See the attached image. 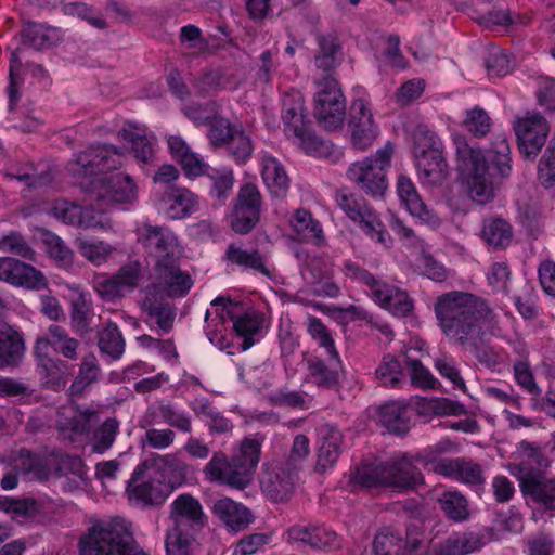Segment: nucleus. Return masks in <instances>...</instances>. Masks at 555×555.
Wrapping results in <instances>:
<instances>
[{
	"mask_svg": "<svg viewBox=\"0 0 555 555\" xmlns=\"http://www.w3.org/2000/svg\"><path fill=\"white\" fill-rule=\"evenodd\" d=\"M207 126H209L207 138L214 149L224 147L234 132L241 127L240 125L231 124L228 118L219 115L211 116V120Z\"/></svg>",
	"mask_w": 555,
	"mask_h": 555,
	"instance_id": "obj_57",
	"label": "nucleus"
},
{
	"mask_svg": "<svg viewBox=\"0 0 555 555\" xmlns=\"http://www.w3.org/2000/svg\"><path fill=\"white\" fill-rule=\"evenodd\" d=\"M489 166V175L500 183L509 179L512 175L511 147L503 134L494 135L487 154H482Z\"/></svg>",
	"mask_w": 555,
	"mask_h": 555,
	"instance_id": "obj_31",
	"label": "nucleus"
},
{
	"mask_svg": "<svg viewBox=\"0 0 555 555\" xmlns=\"http://www.w3.org/2000/svg\"><path fill=\"white\" fill-rule=\"evenodd\" d=\"M314 117L328 131L340 129L346 117V99L333 75L324 76L317 82Z\"/></svg>",
	"mask_w": 555,
	"mask_h": 555,
	"instance_id": "obj_10",
	"label": "nucleus"
},
{
	"mask_svg": "<svg viewBox=\"0 0 555 555\" xmlns=\"http://www.w3.org/2000/svg\"><path fill=\"white\" fill-rule=\"evenodd\" d=\"M216 308L217 315L222 322L229 319L233 323L235 334L243 338L242 350H248L254 344V336L258 334L262 326V317L256 311L241 312L243 307L240 302H234L229 297L219 296L211 301Z\"/></svg>",
	"mask_w": 555,
	"mask_h": 555,
	"instance_id": "obj_13",
	"label": "nucleus"
},
{
	"mask_svg": "<svg viewBox=\"0 0 555 555\" xmlns=\"http://www.w3.org/2000/svg\"><path fill=\"white\" fill-rule=\"evenodd\" d=\"M288 539L302 542L313 548L334 551L340 547L336 532L324 527L293 526L287 530Z\"/></svg>",
	"mask_w": 555,
	"mask_h": 555,
	"instance_id": "obj_34",
	"label": "nucleus"
},
{
	"mask_svg": "<svg viewBox=\"0 0 555 555\" xmlns=\"http://www.w3.org/2000/svg\"><path fill=\"white\" fill-rule=\"evenodd\" d=\"M182 463L173 455H159L152 453L133 470L127 482L126 493L128 500L139 506L162 505L170 493L169 486L159 480V476L168 469H176Z\"/></svg>",
	"mask_w": 555,
	"mask_h": 555,
	"instance_id": "obj_3",
	"label": "nucleus"
},
{
	"mask_svg": "<svg viewBox=\"0 0 555 555\" xmlns=\"http://www.w3.org/2000/svg\"><path fill=\"white\" fill-rule=\"evenodd\" d=\"M397 193L401 203L404 204L411 215L417 217L433 229L440 227L441 219L422 201L410 178L405 176L398 178Z\"/></svg>",
	"mask_w": 555,
	"mask_h": 555,
	"instance_id": "obj_26",
	"label": "nucleus"
},
{
	"mask_svg": "<svg viewBox=\"0 0 555 555\" xmlns=\"http://www.w3.org/2000/svg\"><path fill=\"white\" fill-rule=\"evenodd\" d=\"M420 180L427 185H441L448 177V165L442 151L414 158Z\"/></svg>",
	"mask_w": 555,
	"mask_h": 555,
	"instance_id": "obj_36",
	"label": "nucleus"
},
{
	"mask_svg": "<svg viewBox=\"0 0 555 555\" xmlns=\"http://www.w3.org/2000/svg\"><path fill=\"white\" fill-rule=\"evenodd\" d=\"M314 39L318 46L314 64L324 72V76L333 75L343 60V49L335 33H317Z\"/></svg>",
	"mask_w": 555,
	"mask_h": 555,
	"instance_id": "obj_32",
	"label": "nucleus"
},
{
	"mask_svg": "<svg viewBox=\"0 0 555 555\" xmlns=\"http://www.w3.org/2000/svg\"><path fill=\"white\" fill-rule=\"evenodd\" d=\"M520 491L526 499L541 506L544 511L555 512V477L543 474L524 473L520 477Z\"/></svg>",
	"mask_w": 555,
	"mask_h": 555,
	"instance_id": "obj_23",
	"label": "nucleus"
},
{
	"mask_svg": "<svg viewBox=\"0 0 555 555\" xmlns=\"http://www.w3.org/2000/svg\"><path fill=\"white\" fill-rule=\"evenodd\" d=\"M138 241L155 259V263L181 259L182 248L178 237L167 227L142 224L138 230Z\"/></svg>",
	"mask_w": 555,
	"mask_h": 555,
	"instance_id": "obj_15",
	"label": "nucleus"
},
{
	"mask_svg": "<svg viewBox=\"0 0 555 555\" xmlns=\"http://www.w3.org/2000/svg\"><path fill=\"white\" fill-rule=\"evenodd\" d=\"M306 364L308 378L313 385L325 390H339L344 373L339 352L328 353L326 360L319 356H311L306 360Z\"/></svg>",
	"mask_w": 555,
	"mask_h": 555,
	"instance_id": "obj_19",
	"label": "nucleus"
},
{
	"mask_svg": "<svg viewBox=\"0 0 555 555\" xmlns=\"http://www.w3.org/2000/svg\"><path fill=\"white\" fill-rule=\"evenodd\" d=\"M372 299L397 318H404L414 309V301L405 291L389 285L385 281L375 291Z\"/></svg>",
	"mask_w": 555,
	"mask_h": 555,
	"instance_id": "obj_33",
	"label": "nucleus"
},
{
	"mask_svg": "<svg viewBox=\"0 0 555 555\" xmlns=\"http://www.w3.org/2000/svg\"><path fill=\"white\" fill-rule=\"evenodd\" d=\"M462 126L475 138H482L490 132L492 120L483 108L475 106L465 112Z\"/></svg>",
	"mask_w": 555,
	"mask_h": 555,
	"instance_id": "obj_60",
	"label": "nucleus"
},
{
	"mask_svg": "<svg viewBox=\"0 0 555 555\" xmlns=\"http://www.w3.org/2000/svg\"><path fill=\"white\" fill-rule=\"evenodd\" d=\"M119 425L116 417H108L93 431L91 447L94 453L103 454L112 448L119 433Z\"/></svg>",
	"mask_w": 555,
	"mask_h": 555,
	"instance_id": "obj_58",
	"label": "nucleus"
},
{
	"mask_svg": "<svg viewBox=\"0 0 555 555\" xmlns=\"http://www.w3.org/2000/svg\"><path fill=\"white\" fill-rule=\"evenodd\" d=\"M24 351V341L11 327L0 331V366L16 364Z\"/></svg>",
	"mask_w": 555,
	"mask_h": 555,
	"instance_id": "obj_48",
	"label": "nucleus"
},
{
	"mask_svg": "<svg viewBox=\"0 0 555 555\" xmlns=\"http://www.w3.org/2000/svg\"><path fill=\"white\" fill-rule=\"evenodd\" d=\"M229 155L236 164L243 165L248 162L254 152L250 138L245 133L242 126L234 132L229 143L224 146Z\"/></svg>",
	"mask_w": 555,
	"mask_h": 555,
	"instance_id": "obj_63",
	"label": "nucleus"
},
{
	"mask_svg": "<svg viewBox=\"0 0 555 555\" xmlns=\"http://www.w3.org/2000/svg\"><path fill=\"white\" fill-rule=\"evenodd\" d=\"M160 204L167 217L172 220L188 218L199 209L198 196L181 186L167 188L160 198Z\"/></svg>",
	"mask_w": 555,
	"mask_h": 555,
	"instance_id": "obj_25",
	"label": "nucleus"
},
{
	"mask_svg": "<svg viewBox=\"0 0 555 555\" xmlns=\"http://www.w3.org/2000/svg\"><path fill=\"white\" fill-rule=\"evenodd\" d=\"M94 319V310L90 294H78L70 304V325L73 331L83 336L92 332V323Z\"/></svg>",
	"mask_w": 555,
	"mask_h": 555,
	"instance_id": "obj_40",
	"label": "nucleus"
},
{
	"mask_svg": "<svg viewBox=\"0 0 555 555\" xmlns=\"http://www.w3.org/2000/svg\"><path fill=\"white\" fill-rule=\"evenodd\" d=\"M205 176L211 181L210 196L217 199L219 205L224 204L234 185L233 170L230 168L212 169L211 172L207 170Z\"/></svg>",
	"mask_w": 555,
	"mask_h": 555,
	"instance_id": "obj_56",
	"label": "nucleus"
},
{
	"mask_svg": "<svg viewBox=\"0 0 555 555\" xmlns=\"http://www.w3.org/2000/svg\"><path fill=\"white\" fill-rule=\"evenodd\" d=\"M99 349L113 360L119 359L125 352V339L118 326L114 322H108L99 333Z\"/></svg>",
	"mask_w": 555,
	"mask_h": 555,
	"instance_id": "obj_50",
	"label": "nucleus"
},
{
	"mask_svg": "<svg viewBox=\"0 0 555 555\" xmlns=\"http://www.w3.org/2000/svg\"><path fill=\"white\" fill-rule=\"evenodd\" d=\"M197 532L171 526L166 533V555H190Z\"/></svg>",
	"mask_w": 555,
	"mask_h": 555,
	"instance_id": "obj_55",
	"label": "nucleus"
},
{
	"mask_svg": "<svg viewBox=\"0 0 555 555\" xmlns=\"http://www.w3.org/2000/svg\"><path fill=\"white\" fill-rule=\"evenodd\" d=\"M125 159L126 154L121 147L113 144L90 146L69 163V170L74 176L88 179L89 176L119 169Z\"/></svg>",
	"mask_w": 555,
	"mask_h": 555,
	"instance_id": "obj_11",
	"label": "nucleus"
},
{
	"mask_svg": "<svg viewBox=\"0 0 555 555\" xmlns=\"http://www.w3.org/2000/svg\"><path fill=\"white\" fill-rule=\"evenodd\" d=\"M434 311L441 332L456 345L489 327L494 317L483 298L462 291L438 296Z\"/></svg>",
	"mask_w": 555,
	"mask_h": 555,
	"instance_id": "obj_1",
	"label": "nucleus"
},
{
	"mask_svg": "<svg viewBox=\"0 0 555 555\" xmlns=\"http://www.w3.org/2000/svg\"><path fill=\"white\" fill-rule=\"evenodd\" d=\"M299 472L282 463L272 464L261 479V490L273 503H287L295 493Z\"/></svg>",
	"mask_w": 555,
	"mask_h": 555,
	"instance_id": "obj_18",
	"label": "nucleus"
},
{
	"mask_svg": "<svg viewBox=\"0 0 555 555\" xmlns=\"http://www.w3.org/2000/svg\"><path fill=\"white\" fill-rule=\"evenodd\" d=\"M142 309L147 315L146 323L156 325L158 336L171 332L176 320V307L171 302L149 291L143 299Z\"/></svg>",
	"mask_w": 555,
	"mask_h": 555,
	"instance_id": "obj_27",
	"label": "nucleus"
},
{
	"mask_svg": "<svg viewBox=\"0 0 555 555\" xmlns=\"http://www.w3.org/2000/svg\"><path fill=\"white\" fill-rule=\"evenodd\" d=\"M152 415L158 416L167 425L182 433L192 430V421L188 413L178 410L170 401L159 400L147 410Z\"/></svg>",
	"mask_w": 555,
	"mask_h": 555,
	"instance_id": "obj_45",
	"label": "nucleus"
},
{
	"mask_svg": "<svg viewBox=\"0 0 555 555\" xmlns=\"http://www.w3.org/2000/svg\"><path fill=\"white\" fill-rule=\"evenodd\" d=\"M424 467L428 472L469 486L485 482L482 466L468 457H440L426 455Z\"/></svg>",
	"mask_w": 555,
	"mask_h": 555,
	"instance_id": "obj_14",
	"label": "nucleus"
},
{
	"mask_svg": "<svg viewBox=\"0 0 555 555\" xmlns=\"http://www.w3.org/2000/svg\"><path fill=\"white\" fill-rule=\"evenodd\" d=\"M393 145L387 142L374 156L352 163L347 178L372 197H383L387 188V169L391 166Z\"/></svg>",
	"mask_w": 555,
	"mask_h": 555,
	"instance_id": "obj_7",
	"label": "nucleus"
},
{
	"mask_svg": "<svg viewBox=\"0 0 555 555\" xmlns=\"http://www.w3.org/2000/svg\"><path fill=\"white\" fill-rule=\"evenodd\" d=\"M67 363L60 359L44 358L37 362V373L46 389L61 391L67 384Z\"/></svg>",
	"mask_w": 555,
	"mask_h": 555,
	"instance_id": "obj_38",
	"label": "nucleus"
},
{
	"mask_svg": "<svg viewBox=\"0 0 555 555\" xmlns=\"http://www.w3.org/2000/svg\"><path fill=\"white\" fill-rule=\"evenodd\" d=\"M457 170L465 182L468 197L476 204L485 205L494 197L498 180L489 175V166L482 152L470 146L463 135H455Z\"/></svg>",
	"mask_w": 555,
	"mask_h": 555,
	"instance_id": "obj_5",
	"label": "nucleus"
},
{
	"mask_svg": "<svg viewBox=\"0 0 555 555\" xmlns=\"http://www.w3.org/2000/svg\"><path fill=\"white\" fill-rule=\"evenodd\" d=\"M443 151V145L437 133L424 125H420L413 132L414 158Z\"/></svg>",
	"mask_w": 555,
	"mask_h": 555,
	"instance_id": "obj_54",
	"label": "nucleus"
},
{
	"mask_svg": "<svg viewBox=\"0 0 555 555\" xmlns=\"http://www.w3.org/2000/svg\"><path fill=\"white\" fill-rule=\"evenodd\" d=\"M482 546L483 541L477 533L453 534L439 544L436 555H467Z\"/></svg>",
	"mask_w": 555,
	"mask_h": 555,
	"instance_id": "obj_44",
	"label": "nucleus"
},
{
	"mask_svg": "<svg viewBox=\"0 0 555 555\" xmlns=\"http://www.w3.org/2000/svg\"><path fill=\"white\" fill-rule=\"evenodd\" d=\"M514 130L520 154L528 159H534L546 142L550 126L541 114L527 113L516 121Z\"/></svg>",
	"mask_w": 555,
	"mask_h": 555,
	"instance_id": "obj_16",
	"label": "nucleus"
},
{
	"mask_svg": "<svg viewBox=\"0 0 555 555\" xmlns=\"http://www.w3.org/2000/svg\"><path fill=\"white\" fill-rule=\"evenodd\" d=\"M343 442L344 436L338 428L328 424L320 428V447L317 453L315 472L322 474L336 464L341 453Z\"/></svg>",
	"mask_w": 555,
	"mask_h": 555,
	"instance_id": "obj_30",
	"label": "nucleus"
},
{
	"mask_svg": "<svg viewBox=\"0 0 555 555\" xmlns=\"http://www.w3.org/2000/svg\"><path fill=\"white\" fill-rule=\"evenodd\" d=\"M0 250L20 256L29 261L36 260V251L31 248L26 238L16 231H12L0 238Z\"/></svg>",
	"mask_w": 555,
	"mask_h": 555,
	"instance_id": "obj_61",
	"label": "nucleus"
},
{
	"mask_svg": "<svg viewBox=\"0 0 555 555\" xmlns=\"http://www.w3.org/2000/svg\"><path fill=\"white\" fill-rule=\"evenodd\" d=\"M481 238L493 249H505L512 242L513 228L503 218H489L483 221Z\"/></svg>",
	"mask_w": 555,
	"mask_h": 555,
	"instance_id": "obj_41",
	"label": "nucleus"
},
{
	"mask_svg": "<svg viewBox=\"0 0 555 555\" xmlns=\"http://www.w3.org/2000/svg\"><path fill=\"white\" fill-rule=\"evenodd\" d=\"M100 367L94 354L90 353L83 357L78 375L69 387V395L81 393L89 385L98 379Z\"/></svg>",
	"mask_w": 555,
	"mask_h": 555,
	"instance_id": "obj_59",
	"label": "nucleus"
},
{
	"mask_svg": "<svg viewBox=\"0 0 555 555\" xmlns=\"http://www.w3.org/2000/svg\"><path fill=\"white\" fill-rule=\"evenodd\" d=\"M117 137L125 143V147L133 157L142 163L150 164L155 156L154 145L156 138L147 134L145 128H141L133 122L127 121L118 131Z\"/></svg>",
	"mask_w": 555,
	"mask_h": 555,
	"instance_id": "obj_24",
	"label": "nucleus"
},
{
	"mask_svg": "<svg viewBox=\"0 0 555 555\" xmlns=\"http://www.w3.org/2000/svg\"><path fill=\"white\" fill-rule=\"evenodd\" d=\"M80 555H147L135 543L124 519L91 526L79 540Z\"/></svg>",
	"mask_w": 555,
	"mask_h": 555,
	"instance_id": "obj_4",
	"label": "nucleus"
},
{
	"mask_svg": "<svg viewBox=\"0 0 555 555\" xmlns=\"http://www.w3.org/2000/svg\"><path fill=\"white\" fill-rule=\"evenodd\" d=\"M349 128L353 146L361 151L366 150L378 134L370 104L363 99L351 104Z\"/></svg>",
	"mask_w": 555,
	"mask_h": 555,
	"instance_id": "obj_20",
	"label": "nucleus"
},
{
	"mask_svg": "<svg viewBox=\"0 0 555 555\" xmlns=\"http://www.w3.org/2000/svg\"><path fill=\"white\" fill-rule=\"evenodd\" d=\"M538 181L545 189L555 183V140H552L538 165Z\"/></svg>",
	"mask_w": 555,
	"mask_h": 555,
	"instance_id": "obj_64",
	"label": "nucleus"
},
{
	"mask_svg": "<svg viewBox=\"0 0 555 555\" xmlns=\"http://www.w3.org/2000/svg\"><path fill=\"white\" fill-rule=\"evenodd\" d=\"M440 509L448 519L456 522L469 517L468 501L459 491H444L437 500Z\"/></svg>",
	"mask_w": 555,
	"mask_h": 555,
	"instance_id": "obj_49",
	"label": "nucleus"
},
{
	"mask_svg": "<svg viewBox=\"0 0 555 555\" xmlns=\"http://www.w3.org/2000/svg\"><path fill=\"white\" fill-rule=\"evenodd\" d=\"M261 167L263 182L271 195L276 198L286 197L291 180L284 166L275 157L264 154Z\"/></svg>",
	"mask_w": 555,
	"mask_h": 555,
	"instance_id": "obj_35",
	"label": "nucleus"
},
{
	"mask_svg": "<svg viewBox=\"0 0 555 555\" xmlns=\"http://www.w3.org/2000/svg\"><path fill=\"white\" fill-rule=\"evenodd\" d=\"M24 46L36 50L51 47L59 40V30L46 24L25 21L18 33Z\"/></svg>",
	"mask_w": 555,
	"mask_h": 555,
	"instance_id": "obj_37",
	"label": "nucleus"
},
{
	"mask_svg": "<svg viewBox=\"0 0 555 555\" xmlns=\"http://www.w3.org/2000/svg\"><path fill=\"white\" fill-rule=\"evenodd\" d=\"M282 120L285 133L297 139L306 153L314 156L326 155L330 149L328 142L310 130V121L305 114L304 98L299 92L286 93L282 98Z\"/></svg>",
	"mask_w": 555,
	"mask_h": 555,
	"instance_id": "obj_8",
	"label": "nucleus"
},
{
	"mask_svg": "<svg viewBox=\"0 0 555 555\" xmlns=\"http://www.w3.org/2000/svg\"><path fill=\"white\" fill-rule=\"evenodd\" d=\"M211 513L233 532L245 530L255 520L248 507L230 498L217 500L211 506Z\"/></svg>",
	"mask_w": 555,
	"mask_h": 555,
	"instance_id": "obj_28",
	"label": "nucleus"
},
{
	"mask_svg": "<svg viewBox=\"0 0 555 555\" xmlns=\"http://www.w3.org/2000/svg\"><path fill=\"white\" fill-rule=\"evenodd\" d=\"M154 282L150 292L165 294L169 298H180L189 294L193 286L191 275L181 270L180 259L154 264Z\"/></svg>",
	"mask_w": 555,
	"mask_h": 555,
	"instance_id": "obj_17",
	"label": "nucleus"
},
{
	"mask_svg": "<svg viewBox=\"0 0 555 555\" xmlns=\"http://www.w3.org/2000/svg\"><path fill=\"white\" fill-rule=\"evenodd\" d=\"M48 334L51 336L52 349L68 360L78 359V339L69 336L68 332L61 325L51 324L48 327Z\"/></svg>",
	"mask_w": 555,
	"mask_h": 555,
	"instance_id": "obj_53",
	"label": "nucleus"
},
{
	"mask_svg": "<svg viewBox=\"0 0 555 555\" xmlns=\"http://www.w3.org/2000/svg\"><path fill=\"white\" fill-rule=\"evenodd\" d=\"M486 330L487 328H483L481 333H476L474 336L461 341L459 346L470 351L480 365L489 370H494L500 362V354L493 347L485 341Z\"/></svg>",
	"mask_w": 555,
	"mask_h": 555,
	"instance_id": "obj_42",
	"label": "nucleus"
},
{
	"mask_svg": "<svg viewBox=\"0 0 555 555\" xmlns=\"http://www.w3.org/2000/svg\"><path fill=\"white\" fill-rule=\"evenodd\" d=\"M261 449L260 440L247 437L231 456L223 451L214 452L203 468L205 480L233 490H245L254 482Z\"/></svg>",
	"mask_w": 555,
	"mask_h": 555,
	"instance_id": "obj_2",
	"label": "nucleus"
},
{
	"mask_svg": "<svg viewBox=\"0 0 555 555\" xmlns=\"http://www.w3.org/2000/svg\"><path fill=\"white\" fill-rule=\"evenodd\" d=\"M335 202L343 212L377 243L389 247L391 237L378 215L366 204L365 199L347 188L335 192Z\"/></svg>",
	"mask_w": 555,
	"mask_h": 555,
	"instance_id": "obj_9",
	"label": "nucleus"
},
{
	"mask_svg": "<svg viewBox=\"0 0 555 555\" xmlns=\"http://www.w3.org/2000/svg\"><path fill=\"white\" fill-rule=\"evenodd\" d=\"M516 453L520 461L517 464H512L509 470L519 483L521 474H543V469L550 466L551 462L545 455L543 448L535 442L521 440L517 444Z\"/></svg>",
	"mask_w": 555,
	"mask_h": 555,
	"instance_id": "obj_29",
	"label": "nucleus"
},
{
	"mask_svg": "<svg viewBox=\"0 0 555 555\" xmlns=\"http://www.w3.org/2000/svg\"><path fill=\"white\" fill-rule=\"evenodd\" d=\"M0 281L28 289H42L48 284L41 271L13 257H0Z\"/></svg>",
	"mask_w": 555,
	"mask_h": 555,
	"instance_id": "obj_21",
	"label": "nucleus"
},
{
	"mask_svg": "<svg viewBox=\"0 0 555 555\" xmlns=\"http://www.w3.org/2000/svg\"><path fill=\"white\" fill-rule=\"evenodd\" d=\"M225 257L232 264L253 269L264 275H270L269 270L266 268L264 259L257 249L245 250L235 245H230L225 251Z\"/></svg>",
	"mask_w": 555,
	"mask_h": 555,
	"instance_id": "obj_52",
	"label": "nucleus"
},
{
	"mask_svg": "<svg viewBox=\"0 0 555 555\" xmlns=\"http://www.w3.org/2000/svg\"><path fill=\"white\" fill-rule=\"evenodd\" d=\"M291 225L300 241H313L319 245L324 240L321 223L307 209L298 208L295 210Z\"/></svg>",
	"mask_w": 555,
	"mask_h": 555,
	"instance_id": "obj_43",
	"label": "nucleus"
},
{
	"mask_svg": "<svg viewBox=\"0 0 555 555\" xmlns=\"http://www.w3.org/2000/svg\"><path fill=\"white\" fill-rule=\"evenodd\" d=\"M383 462L362 461L349 474V482L364 489L383 488Z\"/></svg>",
	"mask_w": 555,
	"mask_h": 555,
	"instance_id": "obj_47",
	"label": "nucleus"
},
{
	"mask_svg": "<svg viewBox=\"0 0 555 555\" xmlns=\"http://www.w3.org/2000/svg\"><path fill=\"white\" fill-rule=\"evenodd\" d=\"M172 526L186 531L199 532L205 526V514L197 499L191 494H180L170 505Z\"/></svg>",
	"mask_w": 555,
	"mask_h": 555,
	"instance_id": "obj_22",
	"label": "nucleus"
},
{
	"mask_svg": "<svg viewBox=\"0 0 555 555\" xmlns=\"http://www.w3.org/2000/svg\"><path fill=\"white\" fill-rule=\"evenodd\" d=\"M41 240L46 253L60 268L67 269L72 266L74 253L60 236L49 230H41Z\"/></svg>",
	"mask_w": 555,
	"mask_h": 555,
	"instance_id": "obj_51",
	"label": "nucleus"
},
{
	"mask_svg": "<svg viewBox=\"0 0 555 555\" xmlns=\"http://www.w3.org/2000/svg\"><path fill=\"white\" fill-rule=\"evenodd\" d=\"M80 188L86 201L95 204L100 209H108L116 205H131L138 198V186L134 180L125 173L96 176L85 179Z\"/></svg>",
	"mask_w": 555,
	"mask_h": 555,
	"instance_id": "obj_6",
	"label": "nucleus"
},
{
	"mask_svg": "<svg viewBox=\"0 0 555 555\" xmlns=\"http://www.w3.org/2000/svg\"><path fill=\"white\" fill-rule=\"evenodd\" d=\"M375 377L379 385L389 388H402L405 375L401 362L392 354L383 356L375 370Z\"/></svg>",
	"mask_w": 555,
	"mask_h": 555,
	"instance_id": "obj_46",
	"label": "nucleus"
},
{
	"mask_svg": "<svg viewBox=\"0 0 555 555\" xmlns=\"http://www.w3.org/2000/svg\"><path fill=\"white\" fill-rule=\"evenodd\" d=\"M379 422L389 433L404 436L410 430L408 406L401 402H389L379 408Z\"/></svg>",
	"mask_w": 555,
	"mask_h": 555,
	"instance_id": "obj_39",
	"label": "nucleus"
},
{
	"mask_svg": "<svg viewBox=\"0 0 555 555\" xmlns=\"http://www.w3.org/2000/svg\"><path fill=\"white\" fill-rule=\"evenodd\" d=\"M404 544L399 533L384 530L375 535L373 551L376 555H403Z\"/></svg>",
	"mask_w": 555,
	"mask_h": 555,
	"instance_id": "obj_62",
	"label": "nucleus"
},
{
	"mask_svg": "<svg viewBox=\"0 0 555 555\" xmlns=\"http://www.w3.org/2000/svg\"><path fill=\"white\" fill-rule=\"evenodd\" d=\"M424 456H413L400 453L383 462V488L403 493L414 491L424 485V476L415 465L416 461L424 463Z\"/></svg>",
	"mask_w": 555,
	"mask_h": 555,
	"instance_id": "obj_12",
	"label": "nucleus"
}]
</instances>
